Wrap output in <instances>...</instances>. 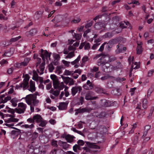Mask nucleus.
Here are the masks:
<instances>
[{
	"mask_svg": "<svg viewBox=\"0 0 154 154\" xmlns=\"http://www.w3.org/2000/svg\"><path fill=\"white\" fill-rule=\"evenodd\" d=\"M74 37L76 40H80L82 37V35L79 34L74 33Z\"/></svg>",
	"mask_w": 154,
	"mask_h": 154,
	"instance_id": "obj_50",
	"label": "nucleus"
},
{
	"mask_svg": "<svg viewBox=\"0 0 154 154\" xmlns=\"http://www.w3.org/2000/svg\"><path fill=\"white\" fill-rule=\"evenodd\" d=\"M63 63L65 65V66L68 67L69 66V62L63 60L62 61Z\"/></svg>",
	"mask_w": 154,
	"mask_h": 154,
	"instance_id": "obj_63",
	"label": "nucleus"
},
{
	"mask_svg": "<svg viewBox=\"0 0 154 154\" xmlns=\"http://www.w3.org/2000/svg\"><path fill=\"white\" fill-rule=\"evenodd\" d=\"M22 126L23 127L25 128H26L32 129L34 127V125L32 123L30 125H29L28 124H25L23 125Z\"/></svg>",
	"mask_w": 154,
	"mask_h": 154,
	"instance_id": "obj_27",
	"label": "nucleus"
},
{
	"mask_svg": "<svg viewBox=\"0 0 154 154\" xmlns=\"http://www.w3.org/2000/svg\"><path fill=\"white\" fill-rule=\"evenodd\" d=\"M129 23L128 22H122L120 23V26L119 27L114 31L116 33H119L122 31V29L125 28L127 27V26L129 25Z\"/></svg>",
	"mask_w": 154,
	"mask_h": 154,
	"instance_id": "obj_9",
	"label": "nucleus"
},
{
	"mask_svg": "<svg viewBox=\"0 0 154 154\" xmlns=\"http://www.w3.org/2000/svg\"><path fill=\"white\" fill-rule=\"evenodd\" d=\"M53 81L54 88L55 89H57L58 85L59 83L57 80V79Z\"/></svg>",
	"mask_w": 154,
	"mask_h": 154,
	"instance_id": "obj_37",
	"label": "nucleus"
},
{
	"mask_svg": "<svg viewBox=\"0 0 154 154\" xmlns=\"http://www.w3.org/2000/svg\"><path fill=\"white\" fill-rule=\"evenodd\" d=\"M71 130L73 131L74 132L77 133L78 134L84 136V134L80 131H78L76 129V128H72Z\"/></svg>",
	"mask_w": 154,
	"mask_h": 154,
	"instance_id": "obj_35",
	"label": "nucleus"
},
{
	"mask_svg": "<svg viewBox=\"0 0 154 154\" xmlns=\"http://www.w3.org/2000/svg\"><path fill=\"white\" fill-rule=\"evenodd\" d=\"M54 64V63H51L48 66L49 70L50 72H52L54 69V67L53 66Z\"/></svg>",
	"mask_w": 154,
	"mask_h": 154,
	"instance_id": "obj_34",
	"label": "nucleus"
},
{
	"mask_svg": "<svg viewBox=\"0 0 154 154\" xmlns=\"http://www.w3.org/2000/svg\"><path fill=\"white\" fill-rule=\"evenodd\" d=\"M147 100L145 98L143 99V100L142 107L144 109H145L147 108Z\"/></svg>",
	"mask_w": 154,
	"mask_h": 154,
	"instance_id": "obj_30",
	"label": "nucleus"
},
{
	"mask_svg": "<svg viewBox=\"0 0 154 154\" xmlns=\"http://www.w3.org/2000/svg\"><path fill=\"white\" fill-rule=\"evenodd\" d=\"M100 45V43H96V44H95L91 48L93 50H95Z\"/></svg>",
	"mask_w": 154,
	"mask_h": 154,
	"instance_id": "obj_54",
	"label": "nucleus"
},
{
	"mask_svg": "<svg viewBox=\"0 0 154 154\" xmlns=\"http://www.w3.org/2000/svg\"><path fill=\"white\" fill-rule=\"evenodd\" d=\"M84 88L87 90H89L91 89L93 87V84L89 80H88L86 84L84 85L83 86Z\"/></svg>",
	"mask_w": 154,
	"mask_h": 154,
	"instance_id": "obj_12",
	"label": "nucleus"
},
{
	"mask_svg": "<svg viewBox=\"0 0 154 154\" xmlns=\"http://www.w3.org/2000/svg\"><path fill=\"white\" fill-rule=\"evenodd\" d=\"M49 122L51 124L54 125L56 123V121L55 119H51L49 121Z\"/></svg>",
	"mask_w": 154,
	"mask_h": 154,
	"instance_id": "obj_62",
	"label": "nucleus"
},
{
	"mask_svg": "<svg viewBox=\"0 0 154 154\" xmlns=\"http://www.w3.org/2000/svg\"><path fill=\"white\" fill-rule=\"evenodd\" d=\"M12 55V53L10 51H6L3 55L4 56L10 57Z\"/></svg>",
	"mask_w": 154,
	"mask_h": 154,
	"instance_id": "obj_45",
	"label": "nucleus"
},
{
	"mask_svg": "<svg viewBox=\"0 0 154 154\" xmlns=\"http://www.w3.org/2000/svg\"><path fill=\"white\" fill-rule=\"evenodd\" d=\"M29 91L33 93L36 90L35 86V82L31 80L30 81L29 85H28L27 89Z\"/></svg>",
	"mask_w": 154,
	"mask_h": 154,
	"instance_id": "obj_11",
	"label": "nucleus"
},
{
	"mask_svg": "<svg viewBox=\"0 0 154 154\" xmlns=\"http://www.w3.org/2000/svg\"><path fill=\"white\" fill-rule=\"evenodd\" d=\"M143 51L142 47H137V54H141Z\"/></svg>",
	"mask_w": 154,
	"mask_h": 154,
	"instance_id": "obj_41",
	"label": "nucleus"
},
{
	"mask_svg": "<svg viewBox=\"0 0 154 154\" xmlns=\"http://www.w3.org/2000/svg\"><path fill=\"white\" fill-rule=\"evenodd\" d=\"M97 98V97H92L91 96V93L90 91L88 92L85 95V99L87 100H95Z\"/></svg>",
	"mask_w": 154,
	"mask_h": 154,
	"instance_id": "obj_13",
	"label": "nucleus"
},
{
	"mask_svg": "<svg viewBox=\"0 0 154 154\" xmlns=\"http://www.w3.org/2000/svg\"><path fill=\"white\" fill-rule=\"evenodd\" d=\"M77 143L79 146H82L84 144V141L83 140H79L78 141Z\"/></svg>",
	"mask_w": 154,
	"mask_h": 154,
	"instance_id": "obj_55",
	"label": "nucleus"
},
{
	"mask_svg": "<svg viewBox=\"0 0 154 154\" xmlns=\"http://www.w3.org/2000/svg\"><path fill=\"white\" fill-rule=\"evenodd\" d=\"M82 90V88L80 86H75L71 89V94L73 96H75L78 92L80 93Z\"/></svg>",
	"mask_w": 154,
	"mask_h": 154,
	"instance_id": "obj_10",
	"label": "nucleus"
},
{
	"mask_svg": "<svg viewBox=\"0 0 154 154\" xmlns=\"http://www.w3.org/2000/svg\"><path fill=\"white\" fill-rule=\"evenodd\" d=\"M82 72V70L79 69H76L75 71H73V73H77L79 75L81 74Z\"/></svg>",
	"mask_w": 154,
	"mask_h": 154,
	"instance_id": "obj_57",
	"label": "nucleus"
},
{
	"mask_svg": "<svg viewBox=\"0 0 154 154\" xmlns=\"http://www.w3.org/2000/svg\"><path fill=\"white\" fill-rule=\"evenodd\" d=\"M88 145V146L91 148H94L95 149H100V147L98 146L97 145H95L94 144L91 143L89 142H87L86 143Z\"/></svg>",
	"mask_w": 154,
	"mask_h": 154,
	"instance_id": "obj_28",
	"label": "nucleus"
},
{
	"mask_svg": "<svg viewBox=\"0 0 154 154\" xmlns=\"http://www.w3.org/2000/svg\"><path fill=\"white\" fill-rule=\"evenodd\" d=\"M18 120L19 119H18L14 118H10L7 120H5V122L6 123L5 124V125L9 128H11L19 130L16 128L12 127V126H14V123L9 124L10 123L17 122Z\"/></svg>",
	"mask_w": 154,
	"mask_h": 154,
	"instance_id": "obj_4",
	"label": "nucleus"
},
{
	"mask_svg": "<svg viewBox=\"0 0 154 154\" xmlns=\"http://www.w3.org/2000/svg\"><path fill=\"white\" fill-rule=\"evenodd\" d=\"M64 86V85L63 82H62L61 83H59L57 89H58L60 91L63 89Z\"/></svg>",
	"mask_w": 154,
	"mask_h": 154,
	"instance_id": "obj_36",
	"label": "nucleus"
},
{
	"mask_svg": "<svg viewBox=\"0 0 154 154\" xmlns=\"http://www.w3.org/2000/svg\"><path fill=\"white\" fill-rule=\"evenodd\" d=\"M27 121L29 123H33L34 122V120L33 118H33H29L27 119Z\"/></svg>",
	"mask_w": 154,
	"mask_h": 154,
	"instance_id": "obj_56",
	"label": "nucleus"
},
{
	"mask_svg": "<svg viewBox=\"0 0 154 154\" xmlns=\"http://www.w3.org/2000/svg\"><path fill=\"white\" fill-rule=\"evenodd\" d=\"M61 67L60 66H57L56 68L55 72L58 74H60L61 73Z\"/></svg>",
	"mask_w": 154,
	"mask_h": 154,
	"instance_id": "obj_32",
	"label": "nucleus"
},
{
	"mask_svg": "<svg viewBox=\"0 0 154 154\" xmlns=\"http://www.w3.org/2000/svg\"><path fill=\"white\" fill-rule=\"evenodd\" d=\"M41 59L40 58H37V61L35 65V67H37L38 65L41 63Z\"/></svg>",
	"mask_w": 154,
	"mask_h": 154,
	"instance_id": "obj_59",
	"label": "nucleus"
},
{
	"mask_svg": "<svg viewBox=\"0 0 154 154\" xmlns=\"http://www.w3.org/2000/svg\"><path fill=\"white\" fill-rule=\"evenodd\" d=\"M69 82V85H73L74 84L75 81L73 79L70 78Z\"/></svg>",
	"mask_w": 154,
	"mask_h": 154,
	"instance_id": "obj_61",
	"label": "nucleus"
},
{
	"mask_svg": "<svg viewBox=\"0 0 154 154\" xmlns=\"http://www.w3.org/2000/svg\"><path fill=\"white\" fill-rule=\"evenodd\" d=\"M106 25L104 23L102 22H99L96 23L94 26L95 29L97 30L101 29L102 27L105 28Z\"/></svg>",
	"mask_w": 154,
	"mask_h": 154,
	"instance_id": "obj_14",
	"label": "nucleus"
},
{
	"mask_svg": "<svg viewBox=\"0 0 154 154\" xmlns=\"http://www.w3.org/2000/svg\"><path fill=\"white\" fill-rule=\"evenodd\" d=\"M39 77L38 75L36 72H34L33 73V75L32 77V79L35 81H38L39 79Z\"/></svg>",
	"mask_w": 154,
	"mask_h": 154,
	"instance_id": "obj_39",
	"label": "nucleus"
},
{
	"mask_svg": "<svg viewBox=\"0 0 154 154\" xmlns=\"http://www.w3.org/2000/svg\"><path fill=\"white\" fill-rule=\"evenodd\" d=\"M75 56L74 52H71L69 53L68 55L65 57V58H71Z\"/></svg>",
	"mask_w": 154,
	"mask_h": 154,
	"instance_id": "obj_33",
	"label": "nucleus"
},
{
	"mask_svg": "<svg viewBox=\"0 0 154 154\" xmlns=\"http://www.w3.org/2000/svg\"><path fill=\"white\" fill-rule=\"evenodd\" d=\"M29 77L27 75L25 76V77L22 82L21 83L22 88L23 90L27 89L28 87V81L29 80Z\"/></svg>",
	"mask_w": 154,
	"mask_h": 154,
	"instance_id": "obj_8",
	"label": "nucleus"
},
{
	"mask_svg": "<svg viewBox=\"0 0 154 154\" xmlns=\"http://www.w3.org/2000/svg\"><path fill=\"white\" fill-rule=\"evenodd\" d=\"M68 49L69 50L72 51L73 52L76 49L75 47L73 46V45H70L68 47Z\"/></svg>",
	"mask_w": 154,
	"mask_h": 154,
	"instance_id": "obj_58",
	"label": "nucleus"
},
{
	"mask_svg": "<svg viewBox=\"0 0 154 154\" xmlns=\"http://www.w3.org/2000/svg\"><path fill=\"white\" fill-rule=\"evenodd\" d=\"M84 43V49L85 50H88L90 49V44L89 43Z\"/></svg>",
	"mask_w": 154,
	"mask_h": 154,
	"instance_id": "obj_51",
	"label": "nucleus"
},
{
	"mask_svg": "<svg viewBox=\"0 0 154 154\" xmlns=\"http://www.w3.org/2000/svg\"><path fill=\"white\" fill-rule=\"evenodd\" d=\"M49 92L50 93L52 94L54 96H57L60 93V91L59 90L54 91L53 89H51L49 91Z\"/></svg>",
	"mask_w": 154,
	"mask_h": 154,
	"instance_id": "obj_23",
	"label": "nucleus"
},
{
	"mask_svg": "<svg viewBox=\"0 0 154 154\" xmlns=\"http://www.w3.org/2000/svg\"><path fill=\"white\" fill-rule=\"evenodd\" d=\"M88 60V57L85 56L83 57L82 59V63H84Z\"/></svg>",
	"mask_w": 154,
	"mask_h": 154,
	"instance_id": "obj_53",
	"label": "nucleus"
},
{
	"mask_svg": "<svg viewBox=\"0 0 154 154\" xmlns=\"http://www.w3.org/2000/svg\"><path fill=\"white\" fill-rule=\"evenodd\" d=\"M53 55L54 59L55 60H59L60 58V56L58 54H56L55 53H53Z\"/></svg>",
	"mask_w": 154,
	"mask_h": 154,
	"instance_id": "obj_42",
	"label": "nucleus"
},
{
	"mask_svg": "<svg viewBox=\"0 0 154 154\" xmlns=\"http://www.w3.org/2000/svg\"><path fill=\"white\" fill-rule=\"evenodd\" d=\"M18 108L15 109V111L17 113L20 114L24 112L27 107V105L26 104L21 102L18 104Z\"/></svg>",
	"mask_w": 154,
	"mask_h": 154,
	"instance_id": "obj_5",
	"label": "nucleus"
},
{
	"mask_svg": "<svg viewBox=\"0 0 154 154\" xmlns=\"http://www.w3.org/2000/svg\"><path fill=\"white\" fill-rule=\"evenodd\" d=\"M18 100V99L14 97L11 99V103L12 105L14 107H16L17 105V103Z\"/></svg>",
	"mask_w": 154,
	"mask_h": 154,
	"instance_id": "obj_22",
	"label": "nucleus"
},
{
	"mask_svg": "<svg viewBox=\"0 0 154 154\" xmlns=\"http://www.w3.org/2000/svg\"><path fill=\"white\" fill-rule=\"evenodd\" d=\"M113 42L110 40L108 42H105L100 47L98 51L100 52H102L104 49L105 45H106V48L108 51L110 50V48L112 47Z\"/></svg>",
	"mask_w": 154,
	"mask_h": 154,
	"instance_id": "obj_7",
	"label": "nucleus"
},
{
	"mask_svg": "<svg viewBox=\"0 0 154 154\" xmlns=\"http://www.w3.org/2000/svg\"><path fill=\"white\" fill-rule=\"evenodd\" d=\"M33 116L34 121H35L37 123H39L41 120L42 119V116L38 114L36 115Z\"/></svg>",
	"mask_w": 154,
	"mask_h": 154,
	"instance_id": "obj_21",
	"label": "nucleus"
},
{
	"mask_svg": "<svg viewBox=\"0 0 154 154\" xmlns=\"http://www.w3.org/2000/svg\"><path fill=\"white\" fill-rule=\"evenodd\" d=\"M67 104L65 102H61L58 106V109L60 110H65L67 109Z\"/></svg>",
	"mask_w": 154,
	"mask_h": 154,
	"instance_id": "obj_15",
	"label": "nucleus"
},
{
	"mask_svg": "<svg viewBox=\"0 0 154 154\" xmlns=\"http://www.w3.org/2000/svg\"><path fill=\"white\" fill-rule=\"evenodd\" d=\"M21 38V36H19L17 37H16V38H12L10 39V42H14L17 41Z\"/></svg>",
	"mask_w": 154,
	"mask_h": 154,
	"instance_id": "obj_46",
	"label": "nucleus"
},
{
	"mask_svg": "<svg viewBox=\"0 0 154 154\" xmlns=\"http://www.w3.org/2000/svg\"><path fill=\"white\" fill-rule=\"evenodd\" d=\"M65 138L68 142L71 143L73 141L75 137L70 135L68 134L65 136Z\"/></svg>",
	"mask_w": 154,
	"mask_h": 154,
	"instance_id": "obj_20",
	"label": "nucleus"
},
{
	"mask_svg": "<svg viewBox=\"0 0 154 154\" xmlns=\"http://www.w3.org/2000/svg\"><path fill=\"white\" fill-rule=\"evenodd\" d=\"M96 108L95 107L94 108H91L90 107H86L85 108H82L83 110V112H91L92 110L95 109Z\"/></svg>",
	"mask_w": 154,
	"mask_h": 154,
	"instance_id": "obj_29",
	"label": "nucleus"
},
{
	"mask_svg": "<svg viewBox=\"0 0 154 154\" xmlns=\"http://www.w3.org/2000/svg\"><path fill=\"white\" fill-rule=\"evenodd\" d=\"M153 91V88L152 87H150L148 90L147 91V97H149L151 93Z\"/></svg>",
	"mask_w": 154,
	"mask_h": 154,
	"instance_id": "obj_43",
	"label": "nucleus"
},
{
	"mask_svg": "<svg viewBox=\"0 0 154 154\" xmlns=\"http://www.w3.org/2000/svg\"><path fill=\"white\" fill-rule=\"evenodd\" d=\"M48 56L49 53L47 51H45L43 54H41V56L44 61L40 65L39 69H37V72L39 73L40 75H42L43 73L45 65V58L47 59L48 58Z\"/></svg>",
	"mask_w": 154,
	"mask_h": 154,
	"instance_id": "obj_2",
	"label": "nucleus"
},
{
	"mask_svg": "<svg viewBox=\"0 0 154 154\" xmlns=\"http://www.w3.org/2000/svg\"><path fill=\"white\" fill-rule=\"evenodd\" d=\"M116 58L115 57H110L107 54L103 55L98 60L97 62V64L98 66L101 65H104L106 63L112 62L116 60Z\"/></svg>",
	"mask_w": 154,
	"mask_h": 154,
	"instance_id": "obj_1",
	"label": "nucleus"
},
{
	"mask_svg": "<svg viewBox=\"0 0 154 154\" xmlns=\"http://www.w3.org/2000/svg\"><path fill=\"white\" fill-rule=\"evenodd\" d=\"M134 150L131 149L130 148H129L127 150L126 154H134Z\"/></svg>",
	"mask_w": 154,
	"mask_h": 154,
	"instance_id": "obj_52",
	"label": "nucleus"
},
{
	"mask_svg": "<svg viewBox=\"0 0 154 154\" xmlns=\"http://www.w3.org/2000/svg\"><path fill=\"white\" fill-rule=\"evenodd\" d=\"M139 133H136L135 136H134V139L133 141V144L135 145L137 144V143L138 137H139Z\"/></svg>",
	"mask_w": 154,
	"mask_h": 154,
	"instance_id": "obj_24",
	"label": "nucleus"
},
{
	"mask_svg": "<svg viewBox=\"0 0 154 154\" xmlns=\"http://www.w3.org/2000/svg\"><path fill=\"white\" fill-rule=\"evenodd\" d=\"M23 99L25 100L26 103L28 105H31L32 104L34 106H37L39 102V100L35 99V97H34L32 94L26 95V97Z\"/></svg>",
	"mask_w": 154,
	"mask_h": 154,
	"instance_id": "obj_3",
	"label": "nucleus"
},
{
	"mask_svg": "<svg viewBox=\"0 0 154 154\" xmlns=\"http://www.w3.org/2000/svg\"><path fill=\"white\" fill-rule=\"evenodd\" d=\"M140 67V66L138 64V63L137 62H135L134 63V65H132L131 67V68L130 70V73L129 74V76L130 77L131 76L132 73L131 72L133 69H137L139 68Z\"/></svg>",
	"mask_w": 154,
	"mask_h": 154,
	"instance_id": "obj_16",
	"label": "nucleus"
},
{
	"mask_svg": "<svg viewBox=\"0 0 154 154\" xmlns=\"http://www.w3.org/2000/svg\"><path fill=\"white\" fill-rule=\"evenodd\" d=\"M108 79H110L112 80H114L116 79V78L115 77L110 75L109 74H106L101 78V79L102 80H104Z\"/></svg>",
	"mask_w": 154,
	"mask_h": 154,
	"instance_id": "obj_17",
	"label": "nucleus"
},
{
	"mask_svg": "<svg viewBox=\"0 0 154 154\" xmlns=\"http://www.w3.org/2000/svg\"><path fill=\"white\" fill-rule=\"evenodd\" d=\"M73 73V71H69L67 70H66L64 72V74L65 75H72Z\"/></svg>",
	"mask_w": 154,
	"mask_h": 154,
	"instance_id": "obj_47",
	"label": "nucleus"
},
{
	"mask_svg": "<svg viewBox=\"0 0 154 154\" xmlns=\"http://www.w3.org/2000/svg\"><path fill=\"white\" fill-rule=\"evenodd\" d=\"M11 97L10 96H8L5 98L4 100H2L0 101V102L1 103H6L8 101L11 100Z\"/></svg>",
	"mask_w": 154,
	"mask_h": 154,
	"instance_id": "obj_38",
	"label": "nucleus"
},
{
	"mask_svg": "<svg viewBox=\"0 0 154 154\" xmlns=\"http://www.w3.org/2000/svg\"><path fill=\"white\" fill-rule=\"evenodd\" d=\"M92 25V21H91L90 22L87 23L86 25L85 26V28H88L89 27L91 26Z\"/></svg>",
	"mask_w": 154,
	"mask_h": 154,
	"instance_id": "obj_60",
	"label": "nucleus"
},
{
	"mask_svg": "<svg viewBox=\"0 0 154 154\" xmlns=\"http://www.w3.org/2000/svg\"><path fill=\"white\" fill-rule=\"evenodd\" d=\"M80 148V146H79V145L75 144L73 146V149L75 152H76L77 151V149H78L79 150Z\"/></svg>",
	"mask_w": 154,
	"mask_h": 154,
	"instance_id": "obj_48",
	"label": "nucleus"
},
{
	"mask_svg": "<svg viewBox=\"0 0 154 154\" xmlns=\"http://www.w3.org/2000/svg\"><path fill=\"white\" fill-rule=\"evenodd\" d=\"M51 79L53 80V81L57 79L56 76L55 75H51L50 76Z\"/></svg>",
	"mask_w": 154,
	"mask_h": 154,
	"instance_id": "obj_64",
	"label": "nucleus"
},
{
	"mask_svg": "<svg viewBox=\"0 0 154 154\" xmlns=\"http://www.w3.org/2000/svg\"><path fill=\"white\" fill-rule=\"evenodd\" d=\"M122 47L121 44H119L116 46L117 49L116 50L115 52L116 53L119 54L122 52Z\"/></svg>",
	"mask_w": 154,
	"mask_h": 154,
	"instance_id": "obj_26",
	"label": "nucleus"
},
{
	"mask_svg": "<svg viewBox=\"0 0 154 154\" xmlns=\"http://www.w3.org/2000/svg\"><path fill=\"white\" fill-rule=\"evenodd\" d=\"M59 145L64 149H66L68 148L69 146V145L66 142H63L61 140L59 141Z\"/></svg>",
	"mask_w": 154,
	"mask_h": 154,
	"instance_id": "obj_19",
	"label": "nucleus"
},
{
	"mask_svg": "<svg viewBox=\"0 0 154 154\" xmlns=\"http://www.w3.org/2000/svg\"><path fill=\"white\" fill-rule=\"evenodd\" d=\"M113 35V34L112 32H107L104 35V37L105 38H111L112 36Z\"/></svg>",
	"mask_w": 154,
	"mask_h": 154,
	"instance_id": "obj_44",
	"label": "nucleus"
},
{
	"mask_svg": "<svg viewBox=\"0 0 154 154\" xmlns=\"http://www.w3.org/2000/svg\"><path fill=\"white\" fill-rule=\"evenodd\" d=\"M82 109V108H80L75 109V111H76V112H75V115H77L79 113H83Z\"/></svg>",
	"mask_w": 154,
	"mask_h": 154,
	"instance_id": "obj_49",
	"label": "nucleus"
},
{
	"mask_svg": "<svg viewBox=\"0 0 154 154\" xmlns=\"http://www.w3.org/2000/svg\"><path fill=\"white\" fill-rule=\"evenodd\" d=\"M39 123H40L38 125L39 126L42 127H44L47 125V122L42 118Z\"/></svg>",
	"mask_w": 154,
	"mask_h": 154,
	"instance_id": "obj_25",
	"label": "nucleus"
},
{
	"mask_svg": "<svg viewBox=\"0 0 154 154\" xmlns=\"http://www.w3.org/2000/svg\"><path fill=\"white\" fill-rule=\"evenodd\" d=\"M80 55H79L77 59H75L74 61L72 62H71V64H72V65H74L75 64L77 63H78L79 61L80 60Z\"/></svg>",
	"mask_w": 154,
	"mask_h": 154,
	"instance_id": "obj_40",
	"label": "nucleus"
},
{
	"mask_svg": "<svg viewBox=\"0 0 154 154\" xmlns=\"http://www.w3.org/2000/svg\"><path fill=\"white\" fill-rule=\"evenodd\" d=\"M30 59V58L26 57L24 59L23 62L21 63H16L14 64V66L16 67L19 68L26 66L27 65Z\"/></svg>",
	"mask_w": 154,
	"mask_h": 154,
	"instance_id": "obj_6",
	"label": "nucleus"
},
{
	"mask_svg": "<svg viewBox=\"0 0 154 154\" xmlns=\"http://www.w3.org/2000/svg\"><path fill=\"white\" fill-rule=\"evenodd\" d=\"M37 32V30L35 28L31 29L29 32L26 33V35L27 36H32L35 35Z\"/></svg>",
	"mask_w": 154,
	"mask_h": 154,
	"instance_id": "obj_18",
	"label": "nucleus"
},
{
	"mask_svg": "<svg viewBox=\"0 0 154 154\" xmlns=\"http://www.w3.org/2000/svg\"><path fill=\"white\" fill-rule=\"evenodd\" d=\"M61 77L63 79L64 82L66 84H67L69 83V80L70 78L68 77H65L63 76H62Z\"/></svg>",
	"mask_w": 154,
	"mask_h": 154,
	"instance_id": "obj_31",
	"label": "nucleus"
}]
</instances>
